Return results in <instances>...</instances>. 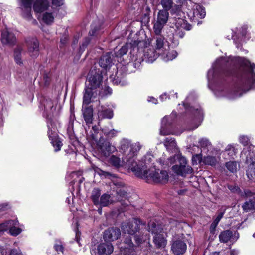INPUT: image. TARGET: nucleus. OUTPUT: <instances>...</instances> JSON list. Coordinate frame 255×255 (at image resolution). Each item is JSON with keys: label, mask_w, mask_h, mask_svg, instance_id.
Wrapping results in <instances>:
<instances>
[{"label": "nucleus", "mask_w": 255, "mask_h": 255, "mask_svg": "<svg viewBox=\"0 0 255 255\" xmlns=\"http://www.w3.org/2000/svg\"><path fill=\"white\" fill-rule=\"evenodd\" d=\"M135 156V153L133 148H131L129 153L123 158V162L135 172L136 176L145 179L148 183L153 181L155 183H165L168 181V174L166 171L157 170L154 168L148 170H143L136 162Z\"/></svg>", "instance_id": "f257e3e1"}, {"label": "nucleus", "mask_w": 255, "mask_h": 255, "mask_svg": "<svg viewBox=\"0 0 255 255\" xmlns=\"http://www.w3.org/2000/svg\"><path fill=\"white\" fill-rule=\"evenodd\" d=\"M241 64L242 70L241 79L243 82L248 85L255 82V73L254 72L255 64L244 58L241 60Z\"/></svg>", "instance_id": "f03ea898"}, {"label": "nucleus", "mask_w": 255, "mask_h": 255, "mask_svg": "<svg viewBox=\"0 0 255 255\" xmlns=\"http://www.w3.org/2000/svg\"><path fill=\"white\" fill-rule=\"evenodd\" d=\"M148 231L152 234H155L153 237V242L155 246L158 248H164L167 244L162 229L159 225L154 223H151L148 225Z\"/></svg>", "instance_id": "7ed1b4c3"}, {"label": "nucleus", "mask_w": 255, "mask_h": 255, "mask_svg": "<svg viewBox=\"0 0 255 255\" xmlns=\"http://www.w3.org/2000/svg\"><path fill=\"white\" fill-rule=\"evenodd\" d=\"M87 79L90 88L96 89L99 87L103 79L101 71L99 69H96L95 67H92L88 73Z\"/></svg>", "instance_id": "20e7f679"}, {"label": "nucleus", "mask_w": 255, "mask_h": 255, "mask_svg": "<svg viewBox=\"0 0 255 255\" xmlns=\"http://www.w3.org/2000/svg\"><path fill=\"white\" fill-rule=\"evenodd\" d=\"M178 160L179 164L174 165L172 167L175 173L182 176H185L187 174L192 173L193 170L190 166L187 165V160L184 157H179Z\"/></svg>", "instance_id": "39448f33"}, {"label": "nucleus", "mask_w": 255, "mask_h": 255, "mask_svg": "<svg viewBox=\"0 0 255 255\" xmlns=\"http://www.w3.org/2000/svg\"><path fill=\"white\" fill-rule=\"evenodd\" d=\"M169 17V13L168 11L161 10H159L156 23L154 25V30L156 35L159 36L161 33L162 30L165 25L166 24Z\"/></svg>", "instance_id": "423d86ee"}, {"label": "nucleus", "mask_w": 255, "mask_h": 255, "mask_svg": "<svg viewBox=\"0 0 255 255\" xmlns=\"http://www.w3.org/2000/svg\"><path fill=\"white\" fill-rule=\"evenodd\" d=\"M142 224L141 221L138 219H133L131 221L122 224V229L125 233L134 235L140 229V225Z\"/></svg>", "instance_id": "0eeeda50"}, {"label": "nucleus", "mask_w": 255, "mask_h": 255, "mask_svg": "<svg viewBox=\"0 0 255 255\" xmlns=\"http://www.w3.org/2000/svg\"><path fill=\"white\" fill-rule=\"evenodd\" d=\"M97 146L101 155L105 157H109L116 150L114 146L112 145L110 142L103 138H100Z\"/></svg>", "instance_id": "6e6552de"}, {"label": "nucleus", "mask_w": 255, "mask_h": 255, "mask_svg": "<svg viewBox=\"0 0 255 255\" xmlns=\"http://www.w3.org/2000/svg\"><path fill=\"white\" fill-rule=\"evenodd\" d=\"M114 184L118 187L116 190L117 197L116 200L121 202L124 206L128 205V200H127V193L124 188H120L124 184L121 182H114Z\"/></svg>", "instance_id": "1a4fd4ad"}, {"label": "nucleus", "mask_w": 255, "mask_h": 255, "mask_svg": "<svg viewBox=\"0 0 255 255\" xmlns=\"http://www.w3.org/2000/svg\"><path fill=\"white\" fill-rule=\"evenodd\" d=\"M121 235V231L117 228L112 227L106 230L103 235V238L105 241L111 242L118 239Z\"/></svg>", "instance_id": "9d476101"}, {"label": "nucleus", "mask_w": 255, "mask_h": 255, "mask_svg": "<svg viewBox=\"0 0 255 255\" xmlns=\"http://www.w3.org/2000/svg\"><path fill=\"white\" fill-rule=\"evenodd\" d=\"M186 250V244L182 240H176L173 242L171 251L175 255H183Z\"/></svg>", "instance_id": "9b49d317"}, {"label": "nucleus", "mask_w": 255, "mask_h": 255, "mask_svg": "<svg viewBox=\"0 0 255 255\" xmlns=\"http://www.w3.org/2000/svg\"><path fill=\"white\" fill-rule=\"evenodd\" d=\"M1 41L3 45L13 46L16 42V38L14 34L4 30L1 32Z\"/></svg>", "instance_id": "f8f14e48"}, {"label": "nucleus", "mask_w": 255, "mask_h": 255, "mask_svg": "<svg viewBox=\"0 0 255 255\" xmlns=\"http://www.w3.org/2000/svg\"><path fill=\"white\" fill-rule=\"evenodd\" d=\"M49 0H35L33 3V10L36 13H41L49 7Z\"/></svg>", "instance_id": "ddd939ff"}, {"label": "nucleus", "mask_w": 255, "mask_h": 255, "mask_svg": "<svg viewBox=\"0 0 255 255\" xmlns=\"http://www.w3.org/2000/svg\"><path fill=\"white\" fill-rule=\"evenodd\" d=\"M28 53L29 55L35 58L39 55V42L36 39H32L28 43Z\"/></svg>", "instance_id": "4468645a"}, {"label": "nucleus", "mask_w": 255, "mask_h": 255, "mask_svg": "<svg viewBox=\"0 0 255 255\" xmlns=\"http://www.w3.org/2000/svg\"><path fill=\"white\" fill-rule=\"evenodd\" d=\"M113 246L110 243L100 244L97 247V253L99 255H109L113 252Z\"/></svg>", "instance_id": "2eb2a0df"}, {"label": "nucleus", "mask_w": 255, "mask_h": 255, "mask_svg": "<svg viewBox=\"0 0 255 255\" xmlns=\"http://www.w3.org/2000/svg\"><path fill=\"white\" fill-rule=\"evenodd\" d=\"M83 115L87 124H92L93 120V110L91 106L83 105Z\"/></svg>", "instance_id": "dca6fc26"}, {"label": "nucleus", "mask_w": 255, "mask_h": 255, "mask_svg": "<svg viewBox=\"0 0 255 255\" xmlns=\"http://www.w3.org/2000/svg\"><path fill=\"white\" fill-rule=\"evenodd\" d=\"M99 65L105 70L109 68L112 65L111 53H107L103 55L99 60Z\"/></svg>", "instance_id": "f3484780"}, {"label": "nucleus", "mask_w": 255, "mask_h": 255, "mask_svg": "<svg viewBox=\"0 0 255 255\" xmlns=\"http://www.w3.org/2000/svg\"><path fill=\"white\" fill-rule=\"evenodd\" d=\"M159 53L154 48H149L144 50V57L149 62H152L158 57Z\"/></svg>", "instance_id": "a211bd4d"}, {"label": "nucleus", "mask_w": 255, "mask_h": 255, "mask_svg": "<svg viewBox=\"0 0 255 255\" xmlns=\"http://www.w3.org/2000/svg\"><path fill=\"white\" fill-rule=\"evenodd\" d=\"M32 0H21V6L26 10V12L23 13V16L27 18H29L31 16L30 13Z\"/></svg>", "instance_id": "6ab92c4d"}, {"label": "nucleus", "mask_w": 255, "mask_h": 255, "mask_svg": "<svg viewBox=\"0 0 255 255\" xmlns=\"http://www.w3.org/2000/svg\"><path fill=\"white\" fill-rule=\"evenodd\" d=\"M92 88L87 87L85 89V92L83 96V105H88L91 102V99L93 96V92Z\"/></svg>", "instance_id": "aec40b11"}, {"label": "nucleus", "mask_w": 255, "mask_h": 255, "mask_svg": "<svg viewBox=\"0 0 255 255\" xmlns=\"http://www.w3.org/2000/svg\"><path fill=\"white\" fill-rule=\"evenodd\" d=\"M233 234L232 231L227 230L221 232L219 236L220 241L221 243H227L233 237Z\"/></svg>", "instance_id": "412c9836"}, {"label": "nucleus", "mask_w": 255, "mask_h": 255, "mask_svg": "<svg viewBox=\"0 0 255 255\" xmlns=\"http://www.w3.org/2000/svg\"><path fill=\"white\" fill-rule=\"evenodd\" d=\"M243 210L246 212L255 210V197L246 201L242 205Z\"/></svg>", "instance_id": "4be33fe9"}, {"label": "nucleus", "mask_w": 255, "mask_h": 255, "mask_svg": "<svg viewBox=\"0 0 255 255\" xmlns=\"http://www.w3.org/2000/svg\"><path fill=\"white\" fill-rule=\"evenodd\" d=\"M246 175L249 180H255V162L250 163L246 171Z\"/></svg>", "instance_id": "5701e85b"}, {"label": "nucleus", "mask_w": 255, "mask_h": 255, "mask_svg": "<svg viewBox=\"0 0 255 255\" xmlns=\"http://www.w3.org/2000/svg\"><path fill=\"white\" fill-rule=\"evenodd\" d=\"M17 223L18 221L17 220H9L0 224V232L9 230L11 226H16Z\"/></svg>", "instance_id": "b1692460"}, {"label": "nucleus", "mask_w": 255, "mask_h": 255, "mask_svg": "<svg viewBox=\"0 0 255 255\" xmlns=\"http://www.w3.org/2000/svg\"><path fill=\"white\" fill-rule=\"evenodd\" d=\"M98 114V118L101 119L104 118L111 119L113 116V111L110 109L99 110Z\"/></svg>", "instance_id": "393cba45"}, {"label": "nucleus", "mask_w": 255, "mask_h": 255, "mask_svg": "<svg viewBox=\"0 0 255 255\" xmlns=\"http://www.w3.org/2000/svg\"><path fill=\"white\" fill-rule=\"evenodd\" d=\"M114 200L111 199L110 195L107 194H104L102 195L99 201V204L101 206L105 207L107 206L110 204L113 203Z\"/></svg>", "instance_id": "a878e982"}, {"label": "nucleus", "mask_w": 255, "mask_h": 255, "mask_svg": "<svg viewBox=\"0 0 255 255\" xmlns=\"http://www.w3.org/2000/svg\"><path fill=\"white\" fill-rule=\"evenodd\" d=\"M22 48L19 46H17L14 51V57L16 63L18 65L22 64V61L21 60V52Z\"/></svg>", "instance_id": "bb28decb"}, {"label": "nucleus", "mask_w": 255, "mask_h": 255, "mask_svg": "<svg viewBox=\"0 0 255 255\" xmlns=\"http://www.w3.org/2000/svg\"><path fill=\"white\" fill-rule=\"evenodd\" d=\"M164 145L168 150H171L176 146V143L174 138L171 137L166 138Z\"/></svg>", "instance_id": "cd10ccee"}, {"label": "nucleus", "mask_w": 255, "mask_h": 255, "mask_svg": "<svg viewBox=\"0 0 255 255\" xmlns=\"http://www.w3.org/2000/svg\"><path fill=\"white\" fill-rule=\"evenodd\" d=\"M101 195L100 190L98 188H94L92 192L91 198L95 205L99 204V197Z\"/></svg>", "instance_id": "c85d7f7f"}, {"label": "nucleus", "mask_w": 255, "mask_h": 255, "mask_svg": "<svg viewBox=\"0 0 255 255\" xmlns=\"http://www.w3.org/2000/svg\"><path fill=\"white\" fill-rule=\"evenodd\" d=\"M202 162L205 165L215 166L217 163V160L214 156H207L202 158Z\"/></svg>", "instance_id": "c756f323"}, {"label": "nucleus", "mask_w": 255, "mask_h": 255, "mask_svg": "<svg viewBox=\"0 0 255 255\" xmlns=\"http://www.w3.org/2000/svg\"><path fill=\"white\" fill-rule=\"evenodd\" d=\"M193 14L195 16L202 19L204 18L205 16V10L203 7L200 5H197L193 12Z\"/></svg>", "instance_id": "7c9ffc66"}, {"label": "nucleus", "mask_w": 255, "mask_h": 255, "mask_svg": "<svg viewBox=\"0 0 255 255\" xmlns=\"http://www.w3.org/2000/svg\"><path fill=\"white\" fill-rule=\"evenodd\" d=\"M176 26L177 28L179 27L187 30H189L191 28V25L187 24L183 19H179L176 22Z\"/></svg>", "instance_id": "2f4dec72"}, {"label": "nucleus", "mask_w": 255, "mask_h": 255, "mask_svg": "<svg viewBox=\"0 0 255 255\" xmlns=\"http://www.w3.org/2000/svg\"><path fill=\"white\" fill-rule=\"evenodd\" d=\"M43 21L46 24H51L54 21V16L52 13L45 12L42 17Z\"/></svg>", "instance_id": "473e14b6"}, {"label": "nucleus", "mask_w": 255, "mask_h": 255, "mask_svg": "<svg viewBox=\"0 0 255 255\" xmlns=\"http://www.w3.org/2000/svg\"><path fill=\"white\" fill-rule=\"evenodd\" d=\"M227 169L232 173H235L237 170V163L236 161H230L226 163Z\"/></svg>", "instance_id": "72a5a7b5"}, {"label": "nucleus", "mask_w": 255, "mask_h": 255, "mask_svg": "<svg viewBox=\"0 0 255 255\" xmlns=\"http://www.w3.org/2000/svg\"><path fill=\"white\" fill-rule=\"evenodd\" d=\"M160 3L164 8L163 10L168 11L171 8L173 2L172 0H161Z\"/></svg>", "instance_id": "f704fd0d"}, {"label": "nucleus", "mask_w": 255, "mask_h": 255, "mask_svg": "<svg viewBox=\"0 0 255 255\" xmlns=\"http://www.w3.org/2000/svg\"><path fill=\"white\" fill-rule=\"evenodd\" d=\"M44 109L46 111H52L53 102L51 99H45L43 102Z\"/></svg>", "instance_id": "c9c22d12"}, {"label": "nucleus", "mask_w": 255, "mask_h": 255, "mask_svg": "<svg viewBox=\"0 0 255 255\" xmlns=\"http://www.w3.org/2000/svg\"><path fill=\"white\" fill-rule=\"evenodd\" d=\"M128 51V46L125 45L123 46L118 52H115L116 57H121L124 55L126 54Z\"/></svg>", "instance_id": "e433bc0d"}, {"label": "nucleus", "mask_w": 255, "mask_h": 255, "mask_svg": "<svg viewBox=\"0 0 255 255\" xmlns=\"http://www.w3.org/2000/svg\"><path fill=\"white\" fill-rule=\"evenodd\" d=\"M94 171L99 174L100 175H103L105 177H109V176H113L115 177V175H112L111 173L108 172L104 171L100 168L95 167H93Z\"/></svg>", "instance_id": "4c0bfd02"}, {"label": "nucleus", "mask_w": 255, "mask_h": 255, "mask_svg": "<svg viewBox=\"0 0 255 255\" xmlns=\"http://www.w3.org/2000/svg\"><path fill=\"white\" fill-rule=\"evenodd\" d=\"M164 45V38L162 36H158L156 38L155 47L156 50H160Z\"/></svg>", "instance_id": "58836bf2"}, {"label": "nucleus", "mask_w": 255, "mask_h": 255, "mask_svg": "<svg viewBox=\"0 0 255 255\" xmlns=\"http://www.w3.org/2000/svg\"><path fill=\"white\" fill-rule=\"evenodd\" d=\"M124 243L126 245L125 246L126 248H129V249H132L134 247V244L132 242L131 238L130 236H127L125 240Z\"/></svg>", "instance_id": "ea45409f"}, {"label": "nucleus", "mask_w": 255, "mask_h": 255, "mask_svg": "<svg viewBox=\"0 0 255 255\" xmlns=\"http://www.w3.org/2000/svg\"><path fill=\"white\" fill-rule=\"evenodd\" d=\"M149 237L147 235L145 236L144 237L143 236H142V237L135 235L134 236V239L135 241V242L137 245H139L147 239H148Z\"/></svg>", "instance_id": "a19ab883"}, {"label": "nucleus", "mask_w": 255, "mask_h": 255, "mask_svg": "<svg viewBox=\"0 0 255 255\" xmlns=\"http://www.w3.org/2000/svg\"><path fill=\"white\" fill-rule=\"evenodd\" d=\"M110 162L115 167H119L120 165V159L115 156H112L110 159Z\"/></svg>", "instance_id": "79ce46f5"}, {"label": "nucleus", "mask_w": 255, "mask_h": 255, "mask_svg": "<svg viewBox=\"0 0 255 255\" xmlns=\"http://www.w3.org/2000/svg\"><path fill=\"white\" fill-rule=\"evenodd\" d=\"M22 231V230L19 228H16L15 226H11L9 228V233L13 236H17L19 235Z\"/></svg>", "instance_id": "37998d69"}, {"label": "nucleus", "mask_w": 255, "mask_h": 255, "mask_svg": "<svg viewBox=\"0 0 255 255\" xmlns=\"http://www.w3.org/2000/svg\"><path fill=\"white\" fill-rule=\"evenodd\" d=\"M53 145L55 147V151L57 152L60 150L62 146V142L58 139H55L52 142Z\"/></svg>", "instance_id": "c03bdc74"}, {"label": "nucleus", "mask_w": 255, "mask_h": 255, "mask_svg": "<svg viewBox=\"0 0 255 255\" xmlns=\"http://www.w3.org/2000/svg\"><path fill=\"white\" fill-rule=\"evenodd\" d=\"M52 4L54 7H59L63 5V0H52Z\"/></svg>", "instance_id": "a18cd8bd"}, {"label": "nucleus", "mask_w": 255, "mask_h": 255, "mask_svg": "<svg viewBox=\"0 0 255 255\" xmlns=\"http://www.w3.org/2000/svg\"><path fill=\"white\" fill-rule=\"evenodd\" d=\"M239 140L240 142L243 145L246 146L248 145L249 142V139L248 137L246 136H242L240 137Z\"/></svg>", "instance_id": "49530a36"}, {"label": "nucleus", "mask_w": 255, "mask_h": 255, "mask_svg": "<svg viewBox=\"0 0 255 255\" xmlns=\"http://www.w3.org/2000/svg\"><path fill=\"white\" fill-rule=\"evenodd\" d=\"M202 158H201V156L200 155L196 154L193 156L192 160L193 164H197V161H198L199 162H202Z\"/></svg>", "instance_id": "de8ad7c7"}, {"label": "nucleus", "mask_w": 255, "mask_h": 255, "mask_svg": "<svg viewBox=\"0 0 255 255\" xmlns=\"http://www.w3.org/2000/svg\"><path fill=\"white\" fill-rule=\"evenodd\" d=\"M9 255H23L21 250L19 249H12L10 252Z\"/></svg>", "instance_id": "09e8293b"}, {"label": "nucleus", "mask_w": 255, "mask_h": 255, "mask_svg": "<svg viewBox=\"0 0 255 255\" xmlns=\"http://www.w3.org/2000/svg\"><path fill=\"white\" fill-rule=\"evenodd\" d=\"M118 131L117 130H116L115 129H112L109 131L108 132L106 133V135L108 136L109 137H114L117 135V133Z\"/></svg>", "instance_id": "8fccbe9b"}, {"label": "nucleus", "mask_w": 255, "mask_h": 255, "mask_svg": "<svg viewBox=\"0 0 255 255\" xmlns=\"http://www.w3.org/2000/svg\"><path fill=\"white\" fill-rule=\"evenodd\" d=\"M54 249L57 252H61L63 253L64 247L61 244L57 243L55 244Z\"/></svg>", "instance_id": "3c124183"}, {"label": "nucleus", "mask_w": 255, "mask_h": 255, "mask_svg": "<svg viewBox=\"0 0 255 255\" xmlns=\"http://www.w3.org/2000/svg\"><path fill=\"white\" fill-rule=\"evenodd\" d=\"M9 208V204L7 203L0 204V212L5 211Z\"/></svg>", "instance_id": "603ef678"}, {"label": "nucleus", "mask_w": 255, "mask_h": 255, "mask_svg": "<svg viewBox=\"0 0 255 255\" xmlns=\"http://www.w3.org/2000/svg\"><path fill=\"white\" fill-rule=\"evenodd\" d=\"M160 134L161 135H167L170 134V132L167 130H166L165 128H162L160 131Z\"/></svg>", "instance_id": "864d4df0"}, {"label": "nucleus", "mask_w": 255, "mask_h": 255, "mask_svg": "<svg viewBox=\"0 0 255 255\" xmlns=\"http://www.w3.org/2000/svg\"><path fill=\"white\" fill-rule=\"evenodd\" d=\"M224 214V212L220 213L213 222L218 224L220 220L222 218Z\"/></svg>", "instance_id": "5fc2aeb1"}, {"label": "nucleus", "mask_w": 255, "mask_h": 255, "mask_svg": "<svg viewBox=\"0 0 255 255\" xmlns=\"http://www.w3.org/2000/svg\"><path fill=\"white\" fill-rule=\"evenodd\" d=\"M218 224L216 223L215 222H213V223L211 224L210 226V232L212 234L214 233V232L215 231V229L217 226Z\"/></svg>", "instance_id": "6e6d98bb"}, {"label": "nucleus", "mask_w": 255, "mask_h": 255, "mask_svg": "<svg viewBox=\"0 0 255 255\" xmlns=\"http://www.w3.org/2000/svg\"><path fill=\"white\" fill-rule=\"evenodd\" d=\"M90 42V40L88 38H86L85 39L84 42L82 43V46L80 47L81 48H85Z\"/></svg>", "instance_id": "4d7b16f0"}, {"label": "nucleus", "mask_w": 255, "mask_h": 255, "mask_svg": "<svg viewBox=\"0 0 255 255\" xmlns=\"http://www.w3.org/2000/svg\"><path fill=\"white\" fill-rule=\"evenodd\" d=\"M43 79L45 81V84L46 85L49 84V81H50V77H49L48 74H44L43 76Z\"/></svg>", "instance_id": "13d9d810"}, {"label": "nucleus", "mask_w": 255, "mask_h": 255, "mask_svg": "<svg viewBox=\"0 0 255 255\" xmlns=\"http://www.w3.org/2000/svg\"><path fill=\"white\" fill-rule=\"evenodd\" d=\"M104 90L106 91V94H111L112 93V89L109 87H105Z\"/></svg>", "instance_id": "bf43d9fd"}, {"label": "nucleus", "mask_w": 255, "mask_h": 255, "mask_svg": "<svg viewBox=\"0 0 255 255\" xmlns=\"http://www.w3.org/2000/svg\"><path fill=\"white\" fill-rule=\"evenodd\" d=\"M177 35L180 38H182L184 36V32H182V31H179L177 33Z\"/></svg>", "instance_id": "052dcab7"}, {"label": "nucleus", "mask_w": 255, "mask_h": 255, "mask_svg": "<svg viewBox=\"0 0 255 255\" xmlns=\"http://www.w3.org/2000/svg\"><path fill=\"white\" fill-rule=\"evenodd\" d=\"M245 195L247 196V197H251L253 195V193L249 191H246L245 192Z\"/></svg>", "instance_id": "680f3d73"}, {"label": "nucleus", "mask_w": 255, "mask_h": 255, "mask_svg": "<svg viewBox=\"0 0 255 255\" xmlns=\"http://www.w3.org/2000/svg\"><path fill=\"white\" fill-rule=\"evenodd\" d=\"M96 31V28H94V29H92L91 30H90L89 31V34L91 36H93L95 34Z\"/></svg>", "instance_id": "e2e57ef3"}, {"label": "nucleus", "mask_w": 255, "mask_h": 255, "mask_svg": "<svg viewBox=\"0 0 255 255\" xmlns=\"http://www.w3.org/2000/svg\"><path fill=\"white\" fill-rule=\"evenodd\" d=\"M231 149H232V150L233 151L234 149L231 146H228L226 149V150H231Z\"/></svg>", "instance_id": "0e129e2a"}, {"label": "nucleus", "mask_w": 255, "mask_h": 255, "mask_svg": "<svg viewBox=\"0 0 255 255\" xmlns=\"http://www.w3.org/2000/svg\"><path fill=\"white\" fill-rule=\"evenodd\" d=\"M228 188L231 190V191H234V188L233 187H232V186L231 185H230V186H228Z\"/></svg>", "instance_id": "69168bd1"}, {"label": "nucleus", "mask_w": 255, "mask_h": 255, "mask_svg": "<svg viewBox=\"0 0 255 255\" xmlns=\"http://www.w3.org/2000/svg\"><path fill=\"white\" fill-rule=\"evenodd\" d=\"M185 191L184 190H180L178 191V194H182L184 193Z\"/></svg>", "instance_id": "338daca9"}, {"label": "nucleus", "mask_w": 255, "mask_h": 255, "mask_svg": "<svg viewBox=\"0 0 255 255\" xmlns=\"http://www.w3.org/2000/svg\"><path fill=\"white\" fill-rule=\"evenodd\" d=\"M211 255H219V253L217 252H214L212 253Z\"/></svg>", "instance_id": "774afa93"}]
</instances>
